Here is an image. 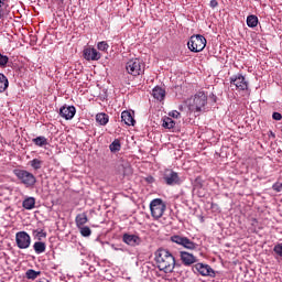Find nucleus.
I'll return each instance as SVG.
<instances>
[{"label":"nucleus","mask_w":282,"mask_h":282,"mask_svg":"<svg viewBox=\"0 0 282 282\" xmlns=\"http://www.w3.org/2000/svg\"><path fill=\"white\" fill-rule=\"evenodd\" d=\"M154 261L160 272L171 274V272L175 270V256H173V253L167 249L159 248L154 252Z\"/></svg>","instance_id":"obj_1"},{"label":"nucleus","mask_w":282,"mask_h":282,"mask_svg":"<svg viewBox=\"0 0 282 282\" xmlns=\"http://www.w3.org/2000/svg\"><path fill=\"white\" fill-rule=\"evenodd\" d=\"M13 175H15L25 188H34V186H36V176L28 170L14 169Z\"/></svg>","instance_id":"obj_2"},{"label":"nucleus","mask_w":282,"mask_h":282,"mask_svg":"<svg viewBox=\"0 0 282 282\" xmlns=\"http://www.w3.org/2000/svg\"><path fill=\"white\" fill-rule=\"evenodd\" d=\"M207 104L208 96H206V93L198 91L194 95L192 101H189V109L196 113H202Z\"/></svg>","instance_id":"obj_3"},{"label":"nucleus","mask_w":282,"mask_h":282,"mask_svg":"<svg viewBox=\"0 0 282 282\" xmlns=\"http://www.w3.org/2000/svg\"><path fill=\"white\" fill-rule=\"evenodd\" d=\"M126 72L130 76H140L144 74V63L140 58H132L127 62Z\"/></svg>","instance_id":"obj_4"},{"label":"nucleus","mask_w":282,"mask_h":282,"mask_svg":"<svg viewBox=\"0 0 282 282\" xmlns=\"http://www.w3.org/2000/svg\"><path fill=\"white\" fill-rule=\"evenodd\" d=\"M150 210L153 219H161L166 210V204L161 198H154L150 203Z\"/></svg>","instance_id":"obj_5"},{"label":"nucleus","mask_w":282,"mask_h":282,"mask_svg":"<svg viewBox=\"0 0 282 282\" xmlns=\"http://www.w3.org/2000/svg\"><path fill=\"white\" fill-rule=\"evenodd\" d=\"M206 37L204 35H192L187 46L191 52L197 53V52H203V50L206 47Z\"/></svg>","instance_id":"obj_6"},{"label":"nucleus","mask_w":282,"mask_h":282,"mask_svg":"<svg viewBox=\"0 0 282 282\" xmlns=\"http://www.w3.org/2000/svg\"><path fill=\"white\" fill-rule=\"evenodd\" d=\"M15 243L20 250H28L32 245V237L26 231H19L15 234Z\"/></svg>","instance_id":"obj_7"},{"label":"nucleus","mask_w":282,"mask_h":282,"mask_svg":"<svg viewBox=\"0 0 282 282\" xmlns=\"http://www.w3.org/2000/svg\"><path fill=\"white\" fill-rule=\"evenodd\" d=\"M230 85L238 90V91H248V80L241 74L234 75L229 78Z\"/></svg>","instance_id":"obj_8"},{"label":"nucleus","mask_w":282,"mask_h":282,"mask_svg":"<svg viewBox=\"0 0 282 282\" xmlns=\"http://www.w3.org/2000/svg\"><path fill=\"white\" fill-rule=\"evenodd\" d=\"M171 241H173V243H177L178 246H183V248H186V250H195V248H197V245L195 242L184 236H172Z\"/></svg>","instance_id":"obj_9"},{"label":"nucleus","mask_w":282,"mask_h":282,"mask_svg":"<svg viewBox=\"0 0 282 282\" xmlns=\"http://www.w3.org/2000/svg\"><path fill=\"white\" fill-rule=\"evenodd\" d=\"M194 270L200 273L202 276H212V279H214L215 276V270H213V268L208 264L196 263L194 265Z\"/></svg>","instance_id":"obj_10"},{"label":"nucleus","mask_w":282,"mask_h":282,"mask_svg":"<svg viewBox=\"0 0 282 282\" xmlns=\"http://www.w3.org/2000/svg\"><path fill=\"white\" fill-rule=\"evenodd\" d=\"M83 56L85 61H100V58H102V55L100 54V52L91 47L84 48Z\"/></svg>","instance_id":"obj_11"},{"label":"nucleus","mask_w":282,"mask_h":282,"mask_svg":"<svg viewBox=\"0 0 282 282\" xmlns=\"http://www.w3.org/2000/svg\"><path fill=\"white\" fill-rule=\"evenodd\" d=\"M163 180L165 184H167V186H175L180 184V175L177 174V172H173L171 170L165 172Z\"/></svg>","instance_id":"obj_12"},{"label":"nucleus","mask_w":282,"mask_h":282,"mask_svg":"<svg viewBox=\"0 0 282 282\" xmlns=\"http://www.w3.org/2000/svg\"><path fill=\"white\" fill-rule=\"evenodd\" d=\"M122 241L132 248H135V246H140V243H142V239L139 236L131 234H123Z\"/></svg>","instance_id":"obj_13"},{"label":"nucleus","mask_w":282,"mask_h":282,"mask_svg":"<svg viewBox=\"0 0 282 282\" xmlns=\"http://www.w3.org/2000/svg\"><path fill=\"white\" fill-rule=\"evenodd\" d=\"M59 116H61V118H64L65 120H72L74 118V116H76V107L63 106L59 109Z\"/></svg>","instance_id":"obj_14"},{"label":"nucleus","mask_w":282,"mask_h":282,"mask_svg":"<svg viewBox=\"0 0 282 282\" xmlns=\"http://www.w3.org/2000/svg\"><path fill=\"white\" fill-rule=\"evenodd\" d=\"M181 261L185 265H193V263H197V258L193 253H188L186 251L180 252Z\"/></svg>","instance_id":"obj_15"},{"label":"nucleus","mask_w":282,"mask_h":282,"mask_svg":"<svg viewBox=\"0 0 282 282\" xmlns=\"http://www.w3.org/2000/svg\"><path fill=\"white\" fill-rule=\"evenodd\" d=\"M121 120L128 127H135V119L133 118V113L129 110H124L121 112Z\"/></svg>","instance_id":"obj_16"},{"label":"nucleus","mask_w":282,"mask_h":282,"mask_svg":"<svg viewBox=\"0 0 282 282\" xmlns=\"http://www.w3.org/2000/svg\"><path fill=\"white\" fill-rule=\"evenodd\" d=\"M152 96L155 100L162 102L166 98V90L160 86H156L152 89Z\"/></svg>","instance_id":"obj_17"},{"label":"nucleus","mask_w":282,"mask_h":282,"mask_svg":"<svg viewBox=\"0 0 282 282\" xmlns=\"http://www.w3.org/2000/svg\"><path fill=\"white\" fill-rule=\"evenodd\" d=\"M22 206H23V208H25V210L34 209L36 206V198L35 197L25 198L22 203Z\"/></svg>","instance_id":"obj_18"},{"label":"nucleus","mask_w":282,"mask_h":282,"mask_svg":"<svg viewBox=\"0 0 282 282\" xmlns=\"http://www.w3.org/2000/svg\"><path fill=\"white\" fill-rule=\"evenodd\" d=\"M77 228H82L89 219L87 218V214H78L75 218Z\"/></svg>","instance_id":"obj_19"},{"label":"nucleus","mask_w":282,"mask_h":282,"mask_svg":"<svg viewBox=\"0 0 282 282\" xmlns=\"http://www.w3.org/2000/svg\"><path fill=\"white\" fill-rule=\"evenodd\" d=\"M96 122L105 127L109 122V115L100 112L96 115Z\"/></svg>","instance_id":"obj_20"},{"label":"nucleus","mask_w":282,"mask_h":282,"mask_svg":"<svg viewBox=\"0 0 282 282\" xmlns=\"http://www.w3.org/2000/svg\"><path fill=\"white\" fill-rule=\"evenodd\" d=\"M46 248H47V246L45 245V242L36 241L33 245V249L36 254H43V252H45Z\"/></svg>","instance_id":"obj_21"},{"label":"nucleus","mask_w":282,"mask_h":282,"mask_svg":"<svg viewBox=\"0 0 282 282\" xmlns=\"http://www.w3.org/2000/svg\"><path fill=\"white\" fill-rule=\"evenodd\" d=\"M10 83L8 82V77L0 73V94H3L6 89H8Z\"/></svg>","instance_id":"obj_22"},{"label":"nucleus","mask_w":282,"mask_h":282,"mask_svg":"<svg viewBox=\"0 0 282 282\" xmlns=\"http://www.w3.org/2000/svg\"><path fill=\"white\" fill-rule=\"evenodd\" d=\"M33 144H35V147H47V138L45 137H37L32 139Z\"/></svg>","instance_id":"obj_23"},{"label":"nucleus","mask_w":282,"mask_h":282,"mask_svg":"<svg viewBox=\"0 0 282 282\" xmlns=\"http://www.w3.org/2000/svg\"><path fill=\"white\" fill-rule=\"evenodd\" d=\"M25 276H26V279L34 281V279L41 276V271H35L33 269H29L25 272Z\"/></svg>","instance_id":"obj_24"},{"label":"nucleus","mask_w":282,"mask_h":282,"mask_svg":"<svg viewBox=\"0 0 282 282\" xmlns=\"http://www.w3.org/2000/svg\"><path fill=\"white\" fill-rule=\"evenodd\" d=\"M247 25L248 28H257L259 25V18L257 15H249L247 18Z\"/></svg>","instance_id":"obj_25"},{"label":"nucleus","mask_w":282,"mask_h":282,"mask_svg":"<svg viewBox=\"0 0 282 282\" xmlns=\"http://www.w3.org/2000/svg\"><path fill=\"white\" fill-rule=\"evenodd\" d=\"M162 127H164V129H174L175 128V121L172 120L170 117H165L163 119Z\"/></svg>","instance_id":"obj_26"},{"label":"nucleus","mask_w":282,"mask_h":282,"mask_svg":"<svg viewBox=\"0 0 282 282\" xmlns=\"http://www.w3.org/2000/svg\"><path fill=\"white\" fill-rule=\"evenodd\" d=\"M109 149L111 151V153H118V151H120V149H122V144L120 143V141L118 139H116L110 145Z\"/></svg>","instance_id":"obj_27"},{"label":"nucleus","mask_w":282,"mask_h":282,"mask_svg":"<svg viewBox=\"0 0 282 282\" xmlns=\"http://www.w3.org/2000/svg\"><path fill=\"white\" fill-rule=\"evenodd\" d=\"M30 166H32L34 171H39L43 166V161L39 159H33L32 161H30Z\"/></svg>","instance_id":"obj_28"},{"label":"nucleus","mask_w":282,"mask_h":282,"mask_svg":"<svg viewBox=\"0 0 282 282\" xmlns=\"http://www.w3.org/2000/svg\"><path fill=\"white\" fill-rule=\"evenodd\" d=\"M79 232L82 237H90L91 236V229L87 226L79 227Z\"/></svg>","instance_id":"obj_29"},{"label":"nucleus","mask_w":282,"mask_h":282,"mask_svg":"<svg viewBox=\"0 0 282 282\" xmlns=\"http://www.w3.org/2000/svg\"><path fill=\"white\" fill-rule=\"evenodd\" d=\"M273 252L274 254H276V257H280V259H282V242H279L273 247Z\"/></svg>","instance_id":"obj_30"},{"label":"nucleus","mask_w":282,"mask_h":282,"mask_svg":"<svg viewBox=\"0 0 282 282\" xmlns=\"http://www.w3.org/2000/svg\"><path fill=\"white\" fill-rule=\"evenodd\" d=\"M97 50H99L100 52H107V50H109V44L105 41L99 42L97 44Z\"/></svg>","instance_id":"obj_31"},{"label":"nucleus","mask_w":282,"mask_h":282,"mask_svg":"<svg viewBox=\"0 0 282 282\" xmlns=\"http://www.w3.org/2000/svg\"><path fill=\"white\" fill-rule=\"evenodd\" d=\"M10 57L0 53V67H6L8 65Z\"/></svg>","instance_id":"obj_32"},{"label":"nucleus","mask_w":282,"mask_h":282,"mask_svg":"<svg viewBox=\"0 0 282 282\" xmlns=\"http://www.w3.org/2000/svg\"><path fill=\"white\" fill-rule=\"evenodd\" d=\"M34 232H36V237L39 238L40 241H41V238L47 237V232H45L43 230H41V231L35 230Z\"/></svg>","instance_id":"obj_33"},{"label":"nucleus","mask_w":282,"mask_h":282,"mask_svg":"<svg viewBox=\"0 0 282 282\" xmlns=\"http://www.w3.org/2000/svg\"><path fill=\"white\" fill-rule=\"evenodd\" d=\"M273 191H275L276 193H281V191H282V183L273 184Z\"/></svg>","instance_id":"obj_34"},{"label":"nucleus","mask_w":282,"mask_h":282,"mask_svg":"<svg viewBox=\"0 0 282 282\" xmlns=\"http://www.w3.org/2000/svg\"><path fill=\"white\" fill-rule=\"evenodd\" d=\"M52 3H56L57 8H63L65 0H51Z\"/></svg>","instance_id":"obj_35"},{"label":"nucleus","mask_w":282,"mask_h":282,"mask_svg":"<svg viewBox=\"0 0 282 282\" xmlns=\"http://www.w3.org/2000/svg\"><path fill=\"white\" fill-rule=\"evenodd\" d=\"M272 118L273 120H282V115L280 112H273Z\"/></svg>","instance_id":"obj_36"},{"label":"nucleus","mask_w":282,"mask_h":282,"mask_svg":"<svg viewBox=\"0 0 282 282\" xmlns=\"http://www.w3.org/2000/svg\"><path fill=\"white\" fill-rule=\"evenodd\" d=\"M170 116L172 117V118H180V111H177V110H173L172 112H170Z\"/></svg>","instance_id":"obj_37"},{"label":"nucleus","mask_w":282,"mask_h":282,"mask_svg":"<svg viewBox=\"0 0 282 282\" xmlns=\"http://www.w3.org/2000/svg\"><path fill=\"white\" fill-rule=\"evenodd\" d=\"M209 6L210 8H217V6H219V2L217 0H210Z\"/></svg>","instance_id":"obj_38"},{"label":"nucleus","mask_w":282,"mask_h":282,"mask_svg":"<svg viewBox=\"0 0 282 282\" xmlns=\"http://www.w3.org/2000/svg\"><path fill=\"white\" fill-rule=\"evenodd\" d=\"M145 182H148V184H153V182H155V178L153 176H148L145 177Z\"/></svg>","instance_id":"obj_39"},{"label":"nucleus","mask_w":282,"mask_h":282,"mask_svg":"<svg viewBox=\"0 0 282 282\" xmlns=\"http://www.w3.org/2000/svg\"><path fill=\"white\" fill-rule=\"evenodd\" d=\"M3 17H6V11L3 8H0V20L3 19Z\"/></svg>","instance_id":"obj_40"},{"label":"nucleus","mask_w":282,"mask_h":282,"mask_svg":"<svg viewBox=\"0 0 282 282\" xmlns=\"http://www.w3.org/2000/svg\"><path fill=\"white\" fill-rule=\"evenodd\" d=\"M6 6V0H0V8H3Z\"/></svg>","instance_id":"obj_41"}]
</instances>
